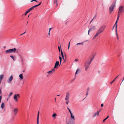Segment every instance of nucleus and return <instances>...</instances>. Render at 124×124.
<instances>
[{
    "instance_id": "obj_1",
    "label": "nucleus",
    "mask_w": 124,
    "mask_h": 124,
    "mask_svg": "<svg viewBox=\"0 0 124 124\" xmlns=\"http://www.w3.org/2000/svg\"><path fill=\"white\" fill-rule=\"evenodd\" d=\"M95 55H93L90 56L86 62V71L88 68L91 62L93 59Z\"/></svg>"
},
{
    "instance_id": "obj_2",
    "label": "nucleus",
    "mask_w": 124,
    "mask_h": 124,
    "mask_svg": "<svg viewBox=\"0 0 124 124\" xmlns=\"http://www.w3.org/2000/svg\"><path fill=\"white\" fill-rule=\"evenodd\" d=\"M106 27L105 25H103L100 27L98 31H97L95 35L93 38V39H94L100 33H101L104 30Z\"/></svg>"
},
{
    "instance_id": "obj_3",
    "label": "nucleus",
    "mask_w": 124,
    "mask_h": 124,
    "mask_svg": "<svg viewBox=\"0 0 124 124\" xmlns=\"http://www.w3.org/2000/svg\"><path fill=\"white\" fill-rule=\"evenodd\" d=\"M116 0L114 1L112 5L109 7V12L110 14H111L113 11L116 4Z\"/></svg>"
},
{
    "instance_id": "obj_4",
    "label": "nucleus",
    "mask_w": 124,
    "mask_h": 124,
    "mask_svg": "<svg viewBox=\"0 0 124 124\" xmlns=\"http://www.w3.org/2000/svg\"><path fill=\"white\" fill-rule=\"evenodd\" d=\"M122 12L124 13V6H120L118 9L117 14L121 15Z\"/></svg>"
},
{
    "instance_id": "obj_5",
    "label": "nucleus",
    "mask_w": 124,
    "mask_h": 124,
    "mask_svg": "<svg viewBox=\"0 0 124 124\" xmlns=\"http://www.w3.org/2000/svg\"><path fill=\"white\" fill-rule=\"evenodd\" d=\"M16 51V49L14 48L13 49H11L7 50L5 51V52L7 53H14Z\"/></svg>"
},
{
    "instance_id": "obj_6",
    "label": "nucleus",
    "mask_w": 124,
    "mask_h": 124,
    "mask_svg": "<svg viewBox=\"0 0 124 124\" xmlns=\"http://www.w3.org/2000/svg\"><path fill=\"white\" fill-rule=\"evenodd\" d=\"M70 97V93L69 92L66 93L65 100L66 101H69Z\"/></svg>"
},
{
    "instance_id": "obj_7",
    "label": "nucleus",
    "mask_w": 124,
    "mask_h": 124,
    "mask_svg": "<svg viewBox=\"0 0 124 124\" xmlns=\"http://www.w3.org/2000/svg\"><path fill=\"white\" fill-rule=\"evenodd\" d=\"M70 120L69 121L73 122H74V121L75 119V116L74 115L72 114L70 115Z\"/></svg>"
},
{
    "instance_id": "obj_8",
    "label": "nucleus",
    "mask_w": 124,
    "mask_h": 124,
    "mask_svg": "<svg viewBox=\"0 0 124 124\" xmlns=\"http://www.w3.org/2000/svg\"><path fill=\"white\" fill-rule=\"evenodd\" d=\"M59 62L58 61H57L56 62L54 67V69H57L58 68V65H59Z\"/></svg>"
},
{
    "instance_id": "obj_9",
    "label": "nucleus",
    "mask_w": 124,
    "mask_h": 124,
    "mask_svg": "<svg viewBox=\"0 0 124 124\" xmlns=\"http://www.w3.org/2000/svg\"><path fill=\"white\" fill-rule=\"evenodd\" d=\"M17 97L19 98V94H15L14 97V99L15 101L17 102L18 101L17 99Z\"/></svg>"
},
{
    "instance_id": "obj_10",
    "label": "nucleus",
    "mask_w": 124,
    "mask_h": 124,
    "mask_svg": "<svg viewBox=\"0 0 124 124\" xmlns=\"http://www.w3.org/2000/svg\"><path fill=\"white\" fill-rule=\"evenodd\" d=\"M13 79V77L12 75H11L8 79V83H10L11 81Z\"/></svg>"
},
{
    "instance_id": "obj_11",
    "label": "nucleus",
    "mask_w": 124,
    "mask_h": 124,
    "mask_svg": "<svg viewBox=\"0 0 124 124\" xmlns=\"http://www.w3.org/2000/svg\"><path fill=\"white\" fill-rule=\"evenodd\" d=\"M54 71H55V70L54 69H52L50 71L47 72V73L49 74H52L53 73Z\"/></svg>"
},
{
    "instance_id": "obj_12",
    "label": "nucleus",
    "mask_w": 124,
    "mask_h": 124,
    "mask_svg": "<svg viewBox=\"0 0 124 124\" xmlns=\"http://www.w3.org/2000/svg\"><path fill=\"white\" fill-rule=\"evenodd\" d=\"M18 109L17 108H15L13 110V113L14 115H16L18 111Z\"/></svg>"
},
{
    "instance_id": "obj_13",
    "label": "nucleus",
    "mask_w": 124,
    "mask_h": 124,
    "mask_svg": "<svg viewBox=\"0 0 124 124\" xmlns=\"http://www.w3.org/2000/svg\"><path fill=\"white\" fill-rule=\"evenodd\" d=\"M95 28V27L94 26L90 28L88 30V34L89 35V32L93 29H94Z\"/></svg>"
},
{
    "instance_id": "obj_14",
    "label": "nucleus",
    "mask_w": 124,
    "mask_h": 124,
    "mask_svg": "<svg viewBox=\"0 0 124 124\" xmlns=\"http://www.w3.org/2000/svg\"><path fill=\"white\" fill-rule=\"evenodd\" d=\"M99 112L97 111V112H96L94 113L93 115V117H95L97 115L98 116H99Z\"/></svg>"
},
{
    "instance_id": "obj_15",
    "label": "nucleus",
    "mask_w": 124,
    "mask_h": 124,
    "mask_svg": "<svg viewBox=\"0 0 124 124\" xmlns=\"http://www.w3.org/2000/svg\"><path fill=\"white\" fill-rule=\"evenodd\" d=\"M4 106V103L3 102L2 103L1 105V107L2 109H3Z\"/></svg>"
},
{
    "instance_id": "obj_16",
    "label": "nucleus",
    "mask_w": 124,
    "mask_h": 124,
    "mask_svg": "<svg viewBox=\"0 0 124 124\" xmlns=\"http://www.w3.org/2000/svg\"><path fill=\"white\" fill-rule=\"evenodd\" d=\"M19 77L20 78L21 80H22L23 78V76L22 74H20L19 75Z\"/></svg>"
},
{
    "instance_id": "obj_17",
    "label": "nucleus",
    "mask_w": 124,
    "mask_h": 124,
    "mask_svg": "<svg viewBox=\"0 0 124 124\" xmlns=\"http://www.w3.org/2000/svg\"><path fill=\"white\" fill-rule=\"evenodd\" d=\"M61 54L62 58V59H64V56L63 54V53L62 52V50H61Z\"/></svg>"
},
{
    "instance_id": "obj_18",
    "label": "nucleus",
    "mask_w": 124,
    "mask_h": 124,
    "mask_svg": "<svg viewBox=\"0 0 124 124\" xmlns=\"http://www.w3.org/2000/svg\"><path fill=\"white\" fill-rule=\"evenodd\" d=\"M4 76L3 75H0V81H1L2 80V79L3 78Z\"/></svg>"
},
{
    "instance_id": "obj_19",
    "label": "nucleus",
    "mask_w": 124,
    "mask_h": 124,
    "mask_svg": "<svg viewBox=\"0 0 124 124\" xmlns=\"http://www.w3.org/2000/svg\"><path fill=\"white\" fill-rule=\"evenodd\" d=\"M89 89H90V88L89 87L87 88V93H86V94L87 96L88 94L89 93L88 91Z\"/></svg>"
},
{
    "instance_id": "obj_20",
    "label": "nucleus",
    "mask_w": 124,
    "mask_h": 124,
    "mask_svg": "<svg viewBox=\"0 0 124 124\" xmlns=\"http://www.w3.org/2000/svg\"><path fill=\"white\" fill-rule=\"evenodd\" d=\"M59 58L60 59V64L59 65V66H60V65L61 63V62H62V58L61 56H59Z\"/></svg>"
},
{
    "instance_id": "obj_21",
    "label": "nucleus",
    "mask_w": 124,
    "mask_h": 124,
    "mask_svg": "<svg viewBox=\"0 0 124 124\" xmlns=\"http://www.w3.org/2000/svg\"><path fill=\"white\" fill-rule=\"evenodd\" d=\"M56 114L55 113H54L52 116V117H54V119L55 118H56Z\"/></svg>"
},
{
    "instance_id": "obj_22",
    "label": "nucleus",
    "mask_w": 124,
    "mask_h": 124,
    "mask_svg": "<svg viewBox=\"0 0 124 124\" xmlns=\"http://www.w3.org/2000/svg\"><path fill=\"white\" fill-rule=\"evenodd\" d=\"M67 124H75L74 122L69 121Z\"/></svg>"
},
{
    "instance_id": "obj_23",
    "label": "nucleus",
    "mask_w": 124,
    "mask_h": 124,
    "mask_svg": "<svg viewBox=\"0 0 124 124\" xmlns=\"http://www.w3.org/2000/svg\"><path fill=\"white\" fill-rule=\"evenodd\" d=\"M108 117L109 116H108L106 118H105V119L103 120L102 122H104L105 121V120H106L108 118Z\"/></svg>"
},
{
    "instance_id": "obj_24",
    "label": "nucleus",
    "mask_w": 124,
    "mask_h": 124,
    "mask_svg": "<svg viewBox=\"0 0 124 124\" xmlns=\"http://www.w3.org/2000/svg\"><path fill=\"white\" fill-rule=\"evenodd\" d=\"M30 11L29 10V9H28V10H27V11L25 12V16L27 14V13H29Z\"/></svg>"
},
{
    "instance_id": "obj_25",
    "label": "nucleus",
    "mask_w": 124,
    "mask_h": 124,
    "mask_svg": "<svg viewBox=\"0 0 124 124\" xmlns=\"http://www.w3.org/2000/svg\"><path fill=\"white\" fill-rule=\"evenodd\" d=\"M118 76H117L113 81H112L110 83L111 84H112L115 80V79H116L117 77Z\"/></svg>"
},
{
    "instance_id": "obj_26",
    "label": "nucleus",
    "mask_w": 124,
    "mask_h": 124,
    "mask_svg": "<svg viewBox=\"0 0 124 124\" xmlns=\"http://www.w3.org/2000/svg\"><path fill=\"white\" fill-rule=\"evenodd\" d=\"M120 15H121L117 14V20H116L118 21V20L119 19V17Z\"/></svg>"
},
{
    "instance_id": "obj_27",
    "label": "nucleus",
    "mask_w": 124,
    "mask_h": 124,
    "mask_svg": "<svg viewBox=\"0 0 124 124\" xmlns=\"http://www.w3.org/2000/svg\"><path fill=\"white\" fill-rule=\"evenodd\" d=\"M114 25L116 26V29H117V23H115Z\"/></svg>"
},
{
    "instance_id": "obj_28",
    "label": "nucleus",
    "mask_w": 124,
    "mask_h": 124,
    "mask_svg": "<svg viewBox=\"0 0 124 124\" xmlns=\"http://www.w3.org/2000/svg\"><path fill=\"white\" fill-rule=\"evenodd\" d=\"M84 43V42H83V43H78L77 44H76V45H83V44Z\"/></svg>"
},
{
    "instance_id": "obj_29",
    "label": "nucleus",
    "mask_w": 124,
    "mask_h": 124,
    "mask_svg": "<svg viewBox=\"0 0 124 124\" xmlns=\"http://www.w3.org/2000/svg\"><path fill=\"white\" fill-rule=\"evenodd\" d=\"M12 93H11V92L8 95V96L9 97H10L12 95Z\"/></svg>"
},
{
    "instance_id": "obj_30",
    "label": "nucleus",
    "mask_w": 124,
    "mask_h": 124,
    "mask_svg": "<svg viewBox=\"0 0 124 124\" xmlns=\"http://www.w3.org/2000/svg\"><path fill=\"white\" fill-rule=\"evenodd\" d=\"M34 9L33 8V7L31 8H30L29 9H29V10L30 11H31Z\"/></svg>"
},
{
    "instance_id": "obj_31",
    "label": "nucleus",
    "mask_w": 124,
    "mask_h": 124,
    "mask_svg": "<svg viewBox=\"0 0 124 124\" xmlns=\"http://www.w3.org/2000/svg\"><path fill=\"white\" fill-rule=\"evenodd\" d=\"M79 69H77V70H76V72L75 73V76L77 74V72H78V71H79Z\"/></svg>"
},
{
    "instance_id": "obj_32",
    "label": "nucleus",
    "mask_w": 124,
    "mask_h": 124,
    "mask_svg": "<svg viewBox=\"0 0 124 124\" xmlns=\"http://www.w3.org/2000/svg\"><path fill=\"white\" fill-rule=\"evenodd\" d=\"M37 124H39V118H37Z\"/></svg>"
},
{
    "instance_id": "obj_33",
    "label": "nucleus",
    "mask_w": 124,
    "mask_h": 124,
    "mask_svg": "<svg viewBox=\"0 0 124 124\" xmlns=\"http://www.w3.org/2000/svg\"><path fill=\"white\" fill-rule=\"evenodd\" d=\"M10 57H11L13 59V60H15V58H14V56H12V55H10Z\"/></svg>"
},
{
    "instance_id": "obj_34",
    "label": "nucleus",
    "mask_w": 124,
    "mask_h": 124,
    "mask_svg": "<svg viewBox=\"0 0 124 124\" xmlns=\"http://www.w3.org/2000/svg\"><path fill=\"white\" fill-rule=\"evenodd\" d=\"M57 0H54V4L55 3H57Z\"/></svg>"
},
{
    "instance_id": "obj_35",
    "label": "nucleus",
    "mask_w": 124,
    "mask_h": 124,
    "mask_svg": "<svg viewBox=\"0 0 124 124\" xmlns=\"http://www.w3.org/2000/svg\"><path fill=\"white\" fill-rule=\"evenodd\" d=\"M39 111H38V116H37V118H39Z\"/></svg>"
},
{
    "instance_id": "obj_36",
    "label": "nucleus",
    "mask_w": 124,
    "mask_h": 124,
    "mask_svg": "<svg viewBox=\"0 0 124 124\" xmlns=\"http://www.w3.org/2000/svg\"><path fill=\"white\" fill-rule=\"evenodd\" d=\"M58 49H59V51L60 52V51H61V50H60V47L59 46H58Z\"/></svg>"
},
{
    "instance_id": "obj_37",
    "label": "nucleus",
    "mask_w": 124,
    "mask_h": 124,
    "mask_svg": "<svg viewBox=\"0 0 124 124\" xmlns=\"http://www.w3.org/2000/svg\"><path fill=\"white\" fill-rule=\"evenodd\" d=\"M66 101V103L67 104H68L69 103V101Z\"/></svg>"
},
{
    "instance_id": "obj_38",
    "label": "nucleus",
    "mask_w": 124,
    "mask_h": 124,
    "mask_svg": "<svg viewBox=\"0 0 124 124\" xmlns=\"http://www.w3.org/2000/svg\"><path fill=\"white\" fill-rule=\"evenodd\" d=\"M2 96L1 95L0 96V103L1 100L2 99Z\"/></svg>"
},
{
    "instance_id": "obj_39",
    "label": "nucleus",
    "mask_w": 124,
    "mask_h": 124,
    "mask_svg": "<svg viewBox=\"0 0 124 124\" xmlns=\"http://www.w3.org/2000/svg\"><path fill=\"white\" fill-rule=\"evenodd\" d=\"M116 36H118V34L117 33V29H116Z\"/></svg>"
},
{
    "instance_id": "obj_40",
    "label": "nucleus",
    "mask_w": 124,
    "mask_h": 124,
    "mask_svg": "<svg viewBox=\"0 0 124 124\" xmlns=\"http://www.w3.org/2000/svg\"><path fill=\"white\" fill-rule=\"evenodd\" d=\"M69 112H70V115H72L73 114H72V112L71 111V110H70L69 111Z\"/></svg>"
},
{
    "instance_id": "obj_41",
    "label": "nucleus",
    "mask_w": 124,
    "mask_h": 124,
    "mask_svg": "<svg viewBox=\"0 0 124 124\" xmlns=\"http://www.w3.org/2000/svg\"><path fill=\"white\" fill-rule=\"evenodd\" d=\"M69 112H70V115H72L73 114H72V112L71 111V110H70L69 111Z\"/></svg>"
},
{
    "instance_id": "obj_42",
    "label": "nucleus",
    "mask_w": 124,
    "mask_h": 124,
    "mask_svg": "<svg viewBox=\"0 0 124 124\" xmlns=\"http://www.w3.org/2000/svg\"><path fill=\"white\" fill-rule=\"evenodd\" d=\"M36 1V2H37V1L36 0H32L31 1V2H32V1Z\"/></svg>"
},
{
    "instance_id": "obj_43",
    "label": "nucleus",
    "mask_w": 124,
    "mask_h": 124,
    "mask_svg": "<svg viewBox=\"0 0 124 124\" xmlns=\"http://www.w3.org/2000/svg\"><path fill=\"white\" fill-rule=\"evenodd\" d=\"M25 32H26V31H25V32H24L23 33H22V34H21L20 35L21 36V35H23V34H24L25 33Z\"/></svg>"
},
{
    "instance_id": "obj_44",
    "label": "nucleus",
    "mask_w": 124,
    "mask_h": 124,
    "mask_svg": "<svg viewBox=\"0 0 124 124\" xmlns=\"http://www.w3.org/2000/svg\"><path fill=\"white\" fill-rule=\"evenodd\" d=\"M2 94V92L1 89H0V95Z\"/></svg>"
},
{
    "instance_id": "obj_45",
    "label": "nucleus",
    "mask_w": 124,
    "mask_h": 124,
    "mask_svg": "<svg viewBox=\"0 0 124 124\" xmlns=\"http://www.w3.org/2000/svg\"><path fill=\"white\" fill-rule=\"evenodd\" d=\"M78 61V60L77 59H76L75 60V61L76 62H77Z\"/></svg>"
},
{
    "instance_id": "obj_46",
    "label": "nucleus",
    "mask_w": 124,
    "mask_h": 124,
    "mask_svg": "<svg viewBox=\"0 0 124 124\" xmlns=\"http://www.w3.org/2000/svg\"><path fill=\"white\" fill-rule=\"evenodd\" d=\"M101 107H102L103 106V104H101Z\"/></svg>"
},
{
    "instance_id": "obj_47",
    "label": "nucleus",
    "mask_w": 124,
    "mask_h": 124,
    "mask_svg": "<svg viewBox=\"0 0 124 124\" xmlns=\"http://www.w3.org/2000/svg\"><path fill=\"white\" fill-rule=\"evenodd\" d=\"M67 108L68 109V110H69V111L70 110L68 107H67Z\"/></svg>"
},
{
    "instance_id": "obj_48",
    "label": "nucleus",
    "mask_w": 124,
    "mask_h": 124,
    "mask_svg": "<svg viewBox=\"0 0 124 124\" xmlns=\"http://www.w3.org/2000/svg\"><path fill=\"white\" fill-rule=\"evenodd\" d=\"M41 2H40L38 5V6H39V5H40V4H41Z\"/></svg>"
},
{
    "instance_id": "obj_49",
    "label": "nucleus",
    "mask_w": 124,
    "mask_h": 124,
    "mask_svg": "<svg viewBox=\"0 0 124 124\" xmlns=\"http://www.w3.org/2000/svg\"><path fill=\"white\" fill-rule=\"evenodd\" d=\"M70 45H68V49H69V48H70Z\"/></svg>"
},
{
    "instance_id": "obj_50",
    "label": "nucleus",
    "mask_w": 124,
    "mask_h": 124,
    "mask_svg": "<svg viewBox=\"0 0 124 124\" xmlns=\"http://www.w3.org/2000/svg\"><path fill=\"white\" fill-rule=\"evenodd\" d=\"M51 29H52V28H51L49 29V32H50V31L51 30Z\"/></svg>"
},
{
    "instance_id": "obj_51",
    "label": "nucleus",
    "mask_w": 124,
    "mask_h": 124,
    "mask_svg": "<svg viewBox=\"0 0 124 124\" xmlns=\"http://www.w3.org/2000/svg\"><path fill=\"white\" fill-rule=\"evenodd\" d=\"M33 8H36V7H35V6H33Z\"/></svg>"
},
{
    "instance_id": "obj_52",
    "label": "nucleus",
    "mask_w": 124,
    "mask_h": 124,
    "mask_svg": "<svg viewBox=\"0 0 124 124\" xmlns=\"http://www.w3.org/2000/svg\"><path fill=\"white\" fill-rule=\"evenodd\" d=\"M35 6L36 7L39 6L38 5H35Z\"/></svg>"
},
{
    "instance_id": "obj_53",
    "label": "nucleus",
    "mask_w": 124,
    "mask_h": 124,
    "mask_svg": "<svg viewBox=\"0 0 124 124\" xmlns=\"http://www.w3.org/2000/svg\"><path fill=\"white\" fill-rule=\"evenodd\" d=\"M117 22H118V21L116 20V22H115V23H117Z\"/></svg>"
},
{
    "instance_id": "obj_54",
    "label": "nucleus",
    "mask_w": 124,
    "mask_h": 124,
    "mask_svg": "<svg viewBox=\"0 0 124 124\" xmlns=\"http://www.w3.org/2000/svg\"><path fill=\"white\" fill-rule=\"evenodd\" d=\"M70 42L69 43V45H70Z\"/></svg>"
},
{
    "instance_id": "obj_55",
    "label": "nucleus",
    "mask_w": 124,
    "mask_h": 124,
    "mask_svg": "<svg viewBox=\"0 0 124 124\" xmlns=\"http://www.w3.org/2000/svg\"><path fill=\"white\" fill-rule=\"evenodd\" d=\"M124 80V77L123 78V80L122 81V82L121 83H122V82H123V81ZM122 83H121V84Z\"/></svg>"
},
{
    "instance_id": "obj_56",
    "label": "nucleus",
    "mask_w": 124,
    "mask_h": 124,
    "mask_svg": "<svg viewBox=\"0 0 124 124\" xmlns=\"http://www.w3.org/2000/svg\"><path fill=\"white\" fill-rule=\"evenodd\" d=\"M54 99H55V102H56V98H55Z\"/></svg>"
},
{
    "instance_id": "obj_57",
    "label": "nucleus",
    "mask_w": 124,
    "mask_h": 124,
    "mask_svg": "<svg viewBox=\"0 0 124 124\" xmlns=\"http://www.w3.org/2000/svg\"><path fill=\"white\" fill-rule=\"evenodd\" d=\"M48 35H49H49H50V32H49V33H48Z\"/></svg>"
},
{
    "instance_id": "obj_58",
    "label": "nucleus",
    "mask_w": 124,
    "mask_h": 124,
    "mask_svg": "<svg viewBox=\"0 0 124 124\" xmlns=\"http://www.w3.org/2000/svg\"><path fill=\"white\" fill-rule=\"evenodd\" d=\"M117 38L118 39H119V38H118V36H117Z\"/></svg>"
},
{
    "instance_id": "obj_59",
    "label": "nucleus",
    "mask_w": 124,
    "mask_h": 124,
    "mask_svg": "<svg viewBox=\"0 0 124 124\" xmlns=\"http://www.w3.org/2000/svg\"><path fill=\"white\" fill-rule=\"evenodd\" d=\"M58 6V4L57 3H56V6Z\"/></svg>"
},
{
    "instance_id": "obj_60",
    "label": "nucleus",
    "mask_w": 124,
    "mask_h": 124,
    "mask_svg": "<svg viewBox=\"0 0 124 124\" xmlns=\"http://www.w3.org/2000/svg\"><path fill=\"white\" fill-rule=\"evenodd\" d=\"M93 18L92 19V20H91V21L90 23H91V22L93 20Z\"/></svg>"
},
{
    "instance_id": "obj_61",
    "label": "nucleus",
    "mask_w": 124,
    "mask_h": 124,
    "mask_svg": "<svg viewBox=\"0 0 124 124\" xmlns=\"http://www.w3.org/2000/svg\"><path fill=\"white\" fill-rule=\"evenodd\" d=\"M115 26H114H114L113 27V28H114V27H115Z\"/></svg>"
},
{
    "instance_id": "obj_62",
    "label": "nucleus",
    "mask_w": 124,
    "mask_h": 124,
    "mask_svg": "<svg viewBox=\"0 0 124 124\" xmlns=\"http://www.w3.org/2000/svg\"><path fill=\"white\" fill-rule=\"evenodd\" d=\"M60 95H57V96H59Z\"/></svg>"
},
{
    "instance_id": "obj_63",
    "label": "nucleus",
    "mask_w": 124,
    "mask_h": 124,
    "mask_svg": "<svg viewBox=\"0 0 124 124\" xmlns=\"http://www.w3.org/2000/svg\"><path fill=\"white\" fill-rule=\"evenodd\" d=\"M65 61H64V62H65Z\"/></svg>"
},
{
    "instance_id": "obj_64",
    "label": "nucleus",
    "mask_w": 124,
    "mask_h": 124,
    "mask_svg": "<svg viewBox=\"0 0 124 124\" xmlns=\"http://www.w3.org/2000/svg\"><path fill=\"white\" fill-rule=\"evenodd\" d=\"M28 23V21H27V23Z\"/></svg>"
}]
</instances>
